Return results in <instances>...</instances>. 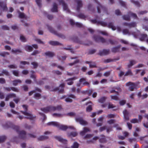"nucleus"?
Here are the masks:
<instances>
[{
    "instance_id": "nucleus-60",
    "label": "nucleus",
    "mask_w": 148,
    "mask_h": 148,
    "mask_svg": "<svg viewBox=\"0 0 148 148\" xmlns=\"http://www.w3.org/2000/svg\"><path fill=\"white\" fill-rule=\"evenodd\" d=\"M148 95L147 94H145L143 95L142 97V99H144L145 98H146L147 97Z\"/></svg>"
},
{
    "instance_id": "nucleus-59",
    "label": "nucleus",
    "mask_w": 148,
    "mask_h": 148,
    "mask_svg": "<svg viewBox=\"0 0 148 148\" xmlns=\"http://www.w3.org/2000/svg\"><path fill=\"white\" fill-rule=\"evenodd\" d=\"M89 66L91 68L95 67V64L93 63H90V64Z\"/></svg>"
},
{
    "instance_id": "nucleus-36",
    "label": "nucleus",
    "mask_w": 148,
    "mask_h": 148,
    "mask_svg": "<svg viewBox=\"0 0 148 148\" xmlns=\"http://www.w3.org/2000/svg\"><path fill=\"white\" fill-rule=\"evenodd\" d=\"M20 40L22 42H25L26 41V39L25 37L22 35H21L20 37Z\"/></svg>"
},
{
    "instance_id": "nucleus-30",
    "label": "nucleus",
    "mask_w": 148,
    "mask_h": 148,
    "mask_svg": "<svg viewBox=\"0 0 148 148\" xmlns=\"http://www.w3.org/2000/svg\"><path fill=\"white\" fill-rule=\"evenodd\" d=\"M106 98L105 97H103L101 98L99 100V101L100 103H103L104 102L106 99Z\"/></svg>"
},
{
    "instance_id": "nucleus-37",
    "label": "nucleus",
    "mask_w": 148,
    "mask_h": 148,
    "mask_svg": "<svg viewBox=\"0 0 148 148\" xmlns=\"http://www.w3.org/2000/svg\"><path fill=\"white\" fill-rule=\"evenodd\" d=\"M19 17L21 18H25V15L23 13L19 12Z\"/></svg>"
},
{
    "instance_id": "nucleus-25",
    "label": "nucleus",
    "mask_w": 148,
    "mask_h": 148,
    "mask_svg": "<svg viewBox=\"0 0 148 148\" xmlns=\"http://www.w3.org/2000/svg\"><path fill=\"white\" fill-rule=\"evenodd\" d=\"M25 50L28 51H31L32 50V47L30 46L26 45L25 46Z\"/></svg>"
},
{
    "instance_id": "nucleus-41",
    "label": "nucleus",
    "mask_w": 148,
    "mask_h": 148,
    "mask_svg": "<svg viewBox=\"0 0 148 148\" xmlns=\"http://www.w3.org/2000/svg\"><path fill=\"white\" fill-rule=\"evenodd\" d=\"M5 138H6L5 136H0V142L3 141Z\"/></svg>"
},
{
    "instance_id": "nucleus-61",
    "label": "nucleus",
    "mask_w": 148,
    "mask_h": 148,
    "mask_svg": "<svg viewBox=\"0 0 148 148\" xmlns=\"http://www.w3.org/2000/svg\"><path fill=\"white\" fill-rule=\"evenodd\" d=\"M12 52H13L14 53H16L17 52H21V51L19 50H12Z\"/></svg>"
},
{
    "instance_id": "nucleus-45",
    "label": "nucleus",
    "mask_w": 148,
    "mask_h": 148,
    "mask_svg": "<svg viewBox=\"0 0 148 148\" xmlns=\"http://www.w3.org/2000/svg\"><path fill=\"white\" fill-rule=\"evenodd\" d=\"M32 64L34 68H36L38 66V64L36 62H33L32 63Z\"/></svg>"
},
{
    "instance_id": "nucleus-7",
    "label": "nucleus",
    "mask_w": 148,
    "mask_h": 148,
    "mask_svg": "<svg viewBox=\"0 0 148 148\" xmlns=\"http://www.w3.org/2000/svg\"><path fill=\"white\" fill-rule=\"evenodd\" d=\"M55 138L57 140L64 144H66L67 143V141L66 140L63 139L60 136H56Z\"/></svg>"
},
{
    "instance_id": "nucleus-23",
    "label": "nucleus",
    "mask_w": 148,
    "mask_h": 148,
    "mask_svg": "<svg viewBox=\"0 0 148 148\" xmlns=\"http://www.w3.org/2000/svg\"><path fill=\"white\" fill-rule=\"evenodd\" d=\"M75 79L74 78H72L68 79L67 81V84L68 85H71L72 84L73 82V80H74Z\"/></svg>"
},
{
    "instance_id": "nucleus-6",
    "label": "nucleus",
    "mask_w": 148,
    "mask_h": 148,
    "mask_svg": "<svg viewBox=\"0 0 148 148\" xmlns=\"http://www.w3.org/2000/svg\"><path fill=\"white\" fill-rule=\"evenodd\" d=\"M133 34L134 35V36L135 38H138V37L139 38L140 40H141L143 41L145 40V38H146L147 37V35L146 34H144V35H140V34L137 35H135L133 34Z\"/></svg>"
},
{
    "instance_id": "nucleus-13",
    "label": "nucleus",
    "mask_w": 148,
    "mask_h": 148,
    "mask_svg": "<svg viewBox=\"0 0 148 148\" xmlns=\"http://www.w3.org/2000/svg\"><path fill=\"white\" fill-rule=\"evenodd\" d=\"M19 137L22 138H25L26 134L25 131H22L19 132Z\"/></svg>"
},
{
    "instance_id": "nucleus-52",
    "label": "nucleus",
    "mask_w": 148,
    "mask_h": 148,
    "mask_svg": "<svg viewBox=\"0 0 148 148\" xmlns=\"http://www.w3.org/2000/svg\"><path fill=\"white\" fill-rule=\"evenodd\" d=\"M14 100L16 103H18V102L19 101V99L18 98H14Z\"/></svg>"
},
{
    "instance_id": "nucleus-5",
    "label": "nucleus",
    "mask_w": 148,
    "mask_h": 148,
    "mask_svg": "<svg viewBox=\"0 0 148 148\" xmlns=\"http://www.w3.org/2000/svg\"><path fill=\"white\" fill-rule=\"evenodd\" d=\"M76 122H79L80 124L82 125H86L87 124V122L83 119L80 117H77L75 119Z\"/></svg>"
},
{
    "instance_id": "nucleus-54",
    "label": "nucleus",
    "mask_w": 148,
    "mask_h": 148,
    "mask_svg": "<svg viewBox=\"0 0 148 148\" xmlns=\"http://www.w3.org/2000/svg\"><path fill=\"white\" fill-rule=\"evenodd\" d=\"M5 80L4 79L0 78V83L3 84L5 83Z\"/></svg>"
},
{
    "instance_id": "nucleus-49",
    "label": "nucleus",
    "mask_w": 148,
    "mask_h": 148,
    "mask_svg": "<svg viewBox=\"0 0 148 148\" xmlns=\"http://www.w3.org/2000/svg\"><path fill=\"white\" fill-rule=\"evenodd\" d=\"M105 136H102V138H100V141L101 142H104Z\"/></svg>"
},
{
    "instance_id": "nucleus-62",
    "label": "nucleus",
    "mask_w": 148,
    "mask_h": 148,
    "mask_svg": "<svg viewBox=\"0 0 148 148\" xmlns=\"http://www.w3.org/2000/svg\"><path fill=\"white\" fill-rule=\"evenodd\" d=\"M113 122L114 121L112 119H111L108 121V123L110 124L112 123H113Z\"/></svg>"
},
{
    "instance_id": "nucleus-14",
    "label": "nucleus",
    "mask_w": 148,
    "mask_h": 148,
    "mask_svg": "<svg viewBox=\"0 0 148 148\" xmlns=\"http://www.w3.org/2000/svg\"><path fill=\"white\" fill-rule=\"evenodd\" d=\"M123 114L124 119L126 120H128L129 119L128 113L127 111L125 110L123 111Z\"/></svg>"
},
{
    "instance_id": "nucleus-31",
    "label": "nucleus",
    "mask_w": 148,
    "mask_h": 148,
    "mask_svg": "<svg viewBox=\"0 0 148 148\" xmlns=\"http://www.w3.org/2000/svg\"><path fill=\"white\" fill-rule=\"evenodd\" d=\"M132 72L130 70L128 71L125 74V76L130 75L132 76Z\"/></svg>"
},
{
    "instance_id": "nucleus-1",
    "label": "nucleus",
    "mask_w": 148,
    "mask_h": 148,
    "mask_svg": "<svg viewBox=\"0 0 148 148\" xmlns=\"http://www.w3.org/2000/svg\"><path fill=\"white\" fill-rule=\"evenodd\" d=\"M47 124L50 125H52L57 127L58 128L63 130H65L69 129L71 130H74L75 127L73 126H66L60 124L56 122H51L48 123Z\"/></svg>"
},
{
    "instance_id": "nucleus-56",
    "label": "nucleus",
    "mask_w": 148,
    "mask_h": 148,
    "mask_svg": "<svg viewBox=\"0 0 148 148\" xmlns=\"http://www.w3.org/2000/svg\"><path fill=\"white\" fill-rule=\"evenodd\" d=\"M10 106L12 108H14V103L12 102H10Z\"/></svg>"
},
{
    "instance_id": "nucleus-33",
    "label": "nucleus",
    "mask_w": 148,
    "mask_h": 148,
    "mask_svg": "<svg viewBox=\"0 0 148 148\" xmlns=\"http://www.w3.org/2000/svg\"><path fill=\"white\" fill-rule=\"evenodd\" d=\"M77 9L78 10L79 8L82 6V2L78 0L77 1Z\"/></svg>"
},
{
    "instance_id": "nucleus-47",
    "label": "nucleus",
    "mask_w": 148,
    "mask_h": 148,
    "mask_svg": "<svg viewBox=\"0 0 148 148\" xmlns=\"http://www.w3.org/2000/svg\"><path fill=\"white\" fill-rule=\"evenodd\" d=\"M11 69H15L16 68L17 66L15 65H11L8 66Z\"/></svg>"
},
{
    "instance_id": "nucleus-32",
    "label": "nucleus",
    "mask_w": 148,
    "mask_h": 148,
    "mask_svg": "<svg viewBox=\"0 0 148 148\" xmlns=\"http://www.w3.org/2000/svg\"><path fill=\"white\" fill-rule=\"evenodd\" d=\"M29 64V62H26L25 61L21 62L20 67L21 68H23V65H25L26 64Z\"/></svg>"
},
{
    "instance_id": "nucleus-34",
    "label": "nucleus",
    "mask_w": 148,
    "mask_h": 148,
    "mask_svg": "<svg viewBox=\"0 0 148 148\" xmlns=\"http://www.w3.org/2000/svg\"><path fill=\"white\" fill-rule=\"evenodd\" d=\"M140 131V129L138 127H136V132L134 133V136H138V134L136 133V132H139Z\"/></svg>"
},
{
    "instance_id": "nucleus-19",
    "label": "nucleus",
    "mask_w": 148,
    "mask_h": 148,
    "mask_svg": "<svg viewBox=\"0 0 148 148\" xmlns=\"http://www.w3.org/2000/svg\"><path fill=\"white\" fill-rule=\"evenodd\" d=\"M5 89L8 91H10L11 90L15 92H17L18 90L17 88L14 87H11V88H5Z\"/></svg>"
},
{
    "instance_id": "nucleus-57",
    "label": "nucleus",
    "mask_w": 148,
    "mask_h": 148,
    "mask_svg": "<svg viewBox=\"0 0 148 148\" xmlns=\"http://www.w3.org/2000/svg\"><path fill=\"white\" fill-rule=\"evenodd\" d=\"M6 54H8V53L7 52H3L0 53V55L2 56H5Z\"/></svg>"
},
{
    "instance_id": "nucleus-51",
    "label": "nucleus",
    "mask_w": 148,
    "mask_h": 148,
    "mask_svg": "<svg viewBox=\"0 0 148 148\" xmlns=\"http://www.w3.org/2000/svg\"><path fill=\"white\" fill-rule=\"evenodd\" d=\"M109 52V51L108 50H103V54L106 55Z\"/></svg>"
},
{
    "instance_id": "nucleus-50",
    "label": "nucleus",
    "mask_w": 148,
    "mask_h": 148,
    "mask_svg": "<svg viewBox=\"0 0 148 148\" xmlns=\"http://www.w3.org/2000/svg\"><path fill=\"white\" fill-rule=\"evenodd\" d=\"M13 73L14 75L16 76H18V72L17 71H13Z\"/></svg>"
},
{
    "instance_id": "nucleus-11",
    "label": "nucleus",
    "mask_w": 148,
    "mask_h": 148,
    "mask_svg": "<svg viewBox=\"0 0 148 148\" xmlns=\"http://www.w3.org/2000/svg\"><path fill=\"white\" fill-rule=\"evenodd\" d=\"M75 98V97L74 95H70L69 97H68L66 98L65 99V101L66 102H71L72 101V99L71 98Z\"/></svg>"
},
{
    "instance_id": "nucleus-4",
    "label": "nucleus",
    "mask_w": 148,
    "mask_h": 148,
    "mask_svg": "<svg viewBox=\"0 0 148 148\" xmlns=\"http://www.w3.org/2000/svg\"><path fill=\"white\" fill-rule=\"evenodd\" d=\"M50 133L49 132H45L44 133V135L40 136L38 138V139L39 140H43L47 139L48 136L47 135L49 134Z\"/></svg>"
},
{
    "instance_id": "nucleus-44",
    "label": "nucleus",
    "mask_w": 148,
    "mask_h": 148,
    "mask_svg": "<svg viewBox=\"0 0 148 148\" xmlns=\"http://www.w3.org/2000/svg\"><path fill=\"white\" fill-rule=\"evenodd\" d=\"M40 96V95L39 93H36L35 95V97L37 99H39Z\"/></svg>"
},
{
    "instance_id": "nucleus-48",
    "label": "nucleus",
    "mask_w": 148,
    "mask_h": 148,
    "mask_svg": "<svg viewBox=\"0 0 148 148\" xmlns=\"http://www.w3.org/2000/svg\"><path fill=\"white\" fill-rule=\"evenodd\" d=\"M129 15L130 16L134 17V18H136L137 17L136 15L134 14L131 13Z\"/></svg>"
},
{
    "instance_id": "nucleus-40",
    "label": "nucleus",
    "mask_w": 148,
    "mask_h": 148,
    "mask_svg": "<svg viewBox=\"0 0 148 148\" xmlns=\"http://www.w3.org/2000/svg\"><path fill=\"white\" fill-rule=\"evenodd\" d=\"M131 122L132 123H138V121L137 119H134L132 120Z\"/></svg>"
},
{
    "instance_id": "nucleus-9",
    "label": "nucleus",
    "mask_w": 148,
    "mask_h": 148,
    "mask_svg": "<svg viewBox=\"0 0 148 148\" xmlns=\"http://www.w3.org/2000/svg\"><path fill=\"white\" fill-rule=\"evenodd\" d=\"M87 104L88 105L86 108V111L87 112H90L92 110V107L93 105L91 102L88 103Z\"/></svg>"
},
{
    "instance_id": "nucleus-21",
    "label": "nucleus",
    "mask_w": 148,
    "mask_h": 148,
    "mask_svg": "<svg viewBox=\"0 0 148 148\" xmlns=\"http://www.w3.org/2000/svg\"><path fill=\"white\" fill-rule=\"evenodd\" d=\"M62 5L63 6L64 10L66 11L67 12H69V10L68 8L66 5L63 2L62 3Z\"/></svg>"
},
{
    "instance_id": "nucleus-42",
    "label": "nucleus",
    "mask_w": 148,
    "mask_h": 148,
    "mask_svg": "<svg viewBox=\"0 0 148 148\" xmlns=\"http://www.w3.org/2000/svg\"><path fill=\"white\" fill-rule=\"evenodd\" d=\"M114 107V105L112 104L109 103L108 104V108H113Z\"/></svg>"
},
{
    "instance_id": "nucleus-35",
    "label": "nucleus",
    "mask_w": 148,
    "mask_h": 148,
    "mask_svg": "<svg viewBox=\"0 0 148 148\" xmlns=\"http://www.w3.org/2000/svg\"><path fill=\"white\" fill-rule=\"evenodd\" d=\"M49 43L52 45H56L58 44V42L53 41H50Z\"/></svg>"
},
{
    "instance_id": "nucleus-3",
    "label": "nucleus",
    "mask_w": 148,
    "mask_h": 148,
    "mask_svg": "<svg viewBox=\"0 0 148 148\" xmlns=\"http://www.w3.org/2000/svg\"><path fill=\"white\" fill-rule=\"evenodd\" d=\"M126 85L128 86L129 89L131 91H132L136 87V85L135 83L129 82L126 83Z\"/></svg>"
},
{
    "instance_id": "nucleus-53",
    "label": "nucleus",
    "mask_w": 148,
    "mask_h": 148,
    "mask_svg": "<svg viewBox=\"0 0 148 148\" xmlns=\"http://www.w3.org/2000/svg\"><path fill=\"white\" fill-rule=\"evenodd\" d=\"M125 103V100H122L120 102V104L121 105H123Z\"/></svg>"
},
{
    "instance_id": "nucleus-27",
    "label": "nucleus",
    "mask_w": 148,
    "mask_h": 148,
    "mask_svg": "<svg viewBox=\"0 0 148 148\" xmlns=\"http://www.w3.org/2000/svg\"><path fill=\"white\" fill-rule=\"evenodd\" d=\"M64 86V84H61L60 86L59 87L58 90H59L60 92H61L63 91V88Z\"/></svg>"
},
{
    "instance_id": "nucleus-38",
    "label": "nucleus",
    "mask_w": 148,
    "mask_h": 148,
    "mask_svg": "<svg viewBox=\"0 0 148 148\" xmlns=\"http://www.w3.org/2000/svg\"><path fill=\"white\" fill-rule=\"evenodd\" d=\"M35 40L37 42H38V43L42 44L44 43L43 42H42V41H41V40H40V39L38 38H36L35 39Z\"/></svg>"
},
{
    "instance_id": "nucleus-16",
    "label": "nucleus",
    "mask_w": 148,
    "mask_h": 148,
    "mask_svg": "<svg viewBox=\"0 0 148 148\" xmlns=\"http://www.w3.org/2000/svg\"><path fill=\"white\" fill-rule=\"evenodd\" d=\"M77 133L76 132H74L68 133H67V135L69 137H75L77 135Z\"/></svg>"
},
{
    "instance_id": "nucleus-17",
    "label": "nucleus",
    "mask_w": 148,
    "mask_h": 148,
    "mask_svg": "<svg viewBox=\"0 0 148 148\" xmlns=\"http://www.w3.org/2000/svg\"><path fill=\"white\" fill-rule=\"evenodd\" d=\"M89 131V130L88 128H84L83 131H81L80 132V135L83 136L86 133Z\"/></svg>"
},
{
    "instance_id": "nucleus-10",
    "label": "nucleus",
    "mask_w": 148,
    "mask_h": 148,
    "mask_svg": "<svg viewBox=\"0 0 148 148\" xmlns=\"http://www.w3.org/2000/svg\"><path fill=\"white\" fill-rule=\"evenodd\" d=\"M79 82L80 83V84L77 85V86L78 87H79L81 86H82L81 85L82 84L83 85L88 84V82L86 81L85 79L84 78L80 79L79 80Z\"/></svg>"
},
{
    "instance_id": "nucleus-39",
    "label": "nucleus",
    "mask_w": 148,
    "mask_h": 148,
    "mask_svg": "<svg viewBox=\"0 0 148 148\" xmlns=\"http://www.w3.org/2000/svg\"><path fill=\"white\" fill-rule=\"evenodd\" d=\"M123 34H124L130 35V34L127 29H124L123 31Z\"/></svg>"
},
{
    "instance_id": "nucleus-55",
    "label": "nucleus",
    "mask_w": 148,
    "mask_h": 148,
    "mask_svg": "<svg viewBox=\"0 0 148 148\" xmlns=\"http://www.w3.org/2000/svg\"><path fill=\"white\" fill-rule=\"evenodd\" d=\"M127 125L129 129H131L132 127V125L129 123H127Z\"/></svg>"
},
{
    "instance_id": "nucleus-63",
    "label": "nucleus",
    "mask_w": 148,
    "mask_h": 148,
    "mask_svg": "<svg viewBox=\"0 0 148 148\" xmlns=\"http://www.w3.org/2000/svg\"><path fill=\"white\" fill-rule=\"evenodd\" d=\"M109 75L110 72H106L104 74V75L106 76H108Z\"/></svg>"
},
{
    "instance_id": "nucleus-22",
    "label": "nucleus",
    "mask_w": 148,
    "mask_h": 148,
    "mask_svg": "<svg viewBox=\"0 0 148 148\" xmlns=\"http://www.w3.org/2000/svg\"><path fill=\"white\" fill-rule=\"evenodd\" d=\"M136 63V61L134 60H132L130 61V64L128 65L129 68L130 67Z\"/></svg>"
},
{
    "instance_id": "nucleus-58",
    "label": "nucleus",
    "mask_w": 148,
    "mask_h": 148,
    "mask_svg": "<svg viewBox=\"0 0 148 148\" xmlns=\"http://www.w3.org/2000/svg\"><path fill=\"white\" fill-rule=\"evenodd\" d=\"M28 73V71L26 70H24L22 71V73L24 75H26Z\"/></svg>"
},
{
    "instance_id": "nucleus-8",
    "label": "nucleus",
    "mask_w": 148,
    "mask_h": 148,
    "mask_svg": "<svg viewBox=\"0 0 148 148\" xmlns=\"http://www.w3.org/2000/svg\"><path fill=\"white\" fill-rule=\"evenodd\" d=\"M26 116V117L30 119H33V117L32 114L27 112L25 111L22 112Z\"/></svg>"
},
{
    "instance_id": "nucleus-12",
    "label": "nucleus",
    "mask_w": 148,
    "mask_h": 148,
    "mask_svg": "<svg viewBox=\"0 0 148 148\" xmlns=\"http://www.w3.org/2000/svg\"><path fill=\"white\" fill-rule=\"evenodd\" d=\"M0 9L1 11H5L7 10V8L5 4L1 2L0 3Z\"/></svg>"
},
{
    "instance_id": "nucleus-29",
    "label": "nucleus",
    "mask_w": 148,
    "mask_h": 148,
    "mask_svg": "<svg viewBox=\"0 0 148 148\" xmlns=\"http://www.w3.org/2000/svg\"><path fill=\"white\" fill-rule=\"evenodd\" d=\"M108 26L110 28H111L113 30H115L116 29L115 27L113 25L112 23H109L108 24Z\"/></svg>"
},
{
    "instance_id": "nucleus-24",
    "label": "nucleus",
    "mask_w": 148,
    "mask_h": 148,
    "mask_svg": "<svg viewBox=\"0 0 148 148\" xmlns=\"http://www.w3.org/2000/svg\"><path fill=\"white\" fill-rule=\"evenodd\" d=\"M51 11L53 12H56L57 11V5L54 3L53 5V7L52 8Z\"/></svg>"
},
{
    "instance_id": "nucleus-46",
    "label": "nucleus",
    "mask_w": 148,
    "mask_h": 148,
    "mask_svg": "<svg viewBox=\"0 0 148 148\" xmlns=\"http://www.w3.org/2000/svg\"><path fill=\"white\" fill-rule=\"evenodd\" d=\"M123 18L126 20H128L130 19L129 17L128 16H123Z\"/></svg>"
},
{
    "instance_id": "nucleus-15",
    "label": "nucleus",
    "mask_w": 148,
    "mask_h": 148,
    "mask_svg": "<svg viewBox=\"0 0 148 148\" xmlns=\"http://www.w3.org/2000/svg\"><path fill=\"white\" fill-rule=\"evenodd\" d=\"M16 97V95L15 94L13 93L9 94L6 97L5 101H8L9 99L12 98H14Z\"/></svg>"
},
{
    "instance_id": "nucleus-28",
    "label": "nucleus",
    "mask_w": 148,
    "mask_h": 148,
    "mask_svg": "<svg viewBox=\"0 0 148 148\" xmlns=\"http://www.w3.org/2000/svg\"><path fill=\"white\" fill-rule=\"evenodd\" d=\"M21 81L20 80H15L13 81V84L14 85L16 86L18 84V83H21Z\"/></svg>"
},
{
    "instance_id": "nucleus-2",
    "label": "nucleus",
    "mask_w": 148,
    "mask_h": 148,
    "mask_svg": "<svg viewBox=\"0 0 148 148\" xmlns=\"http://www.w3.org/2000/svg\"><path fill=\"white\" fill-rule=\"evenodd\" d=\"M61 108L60 106H58L57 107L53 106H49L45 108L41 109L42 110L45 112H47L49 111H54L56 110H58Z\"/></svg>"
},
{
    "instance_id": "nucleus-20",
    "label": "nucleus",
    "mask_w": 148,
    "mask_h": 148,
    "mask_svg": "<svg viewBox=\"0 0 148 148\" xmlns=\"http://www.w3.org/2000/svg\"><path fill=\"white\" fill-rule=\"evenodd\" d=\"M45 54L46 56L49 57H52L54 55V54L53 53L50 51H48L46 52Z\"/></svg>"
},
{
    "instance_id": "nucleus-26",
    "label": "nucleus",
    "mask_w": 148,
    "mask_h": 148,
    "mask_svg": "<svg viewBox=\"0 0 148 148\" xmlns=\"http://www.w3.org/2000/svg\"><path fill=\"white\" fill-rule=\"evenodd\" d=\"M126 25L130 27H135L136 25V24L135 23H133L130 24L126 23Z\"/></svg>"
},
{
    "instance_id": "nucleus-18",
    "label": "nucleus",
    "mask_w": 148,
    "mask_h": 148,
    "mask_svg": "<svg viewBox=\"0 0 148 148\" xmlns=\"http://www.w3.org/2000/svg\"><path fill=\"white\" fill-rule=\"evenodd\" d=\"M103 117L102 116H101L100 117H99L98 119V121L99 122H99V123H97V126H101V125H102V120H103Z\"/></svg>"
},
{
    "instance_id": "nucleus-43",
    "label": "nucleus",
    "mask_w": 148,
    "mask_h": 148,
    "mask_svg": "<svg viewBox=\"0 0 148 148\" xmlns=\"http://www.w3.org/2000/svg\"><path fill=\"white\" fill-rule=\"evenodd\" d=\"M111 97L112 99L115 100H117L118 99L117 97L115 95L111 96Z\"/></svg>"
},
{
    "instance_id": "nucleus-64",
    "label": "nucleus",
    "mask_w": 148,
    "mask_h": 148,
    "mask_svg": "<svg viewBox=\"0 0 148 148\" xmlns=\"http://www.w3.org/2000/svg\"><path fill=\"white\" fill-rule=\"evenodd\" d=\"M5 105V102L3 101L1 102L0 103V106L1 107H3Z\"/></svg>"
}]
</instances>
